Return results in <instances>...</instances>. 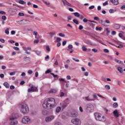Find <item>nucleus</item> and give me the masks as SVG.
Here are the masks:
<instances>
[{
  "label": "nucleus",
  "instance_id": "nucleus-1",
  "mask_svg": "<svg viewBox=\"0 0 125 125\" xmlns=\"http://www.w3.org/2000/svg\"><path fill=\"white\" fill-rule=\"evenodd\" d=\"M56 105H57V104L55 102V99H54V98H48L44 101L42 106L44 109H47V108L48 107H50V109H52L53 108H54Z\"/></svg>",
  "mask_w": 125,
  "mask_h": 125
},
{
  "label": "nucleus",
  "instance_id": "nucleus-2",
  "mask_svg": "<svg viewBox=\"0 0 125 125\" xmlns=\"http://www.w3.org/2000/svg\"><path fill=\"white\" fill-rule=\"evenodd\" d=\"M21 111L22 114H27L29 113V107L26 104H23L21 105Z\"/></svg>",
  "mask_w": 125,
  "mask_h": 125
},
{
  "label": "nucleus",
  "instance_id": "nucleus-3",
  "mask_svg": "<svg viewBox=\"0 0 125 125\" xmlns=\"http://www.w3.org/2000/svg\"><path fill=\"white\" fill-rule=\"evenodd\" d=\"M94 116L96 121H100V122H104L105 121V117L104 116L101 117V114L99 113H95Z\"/></svg>",
  "mask_w": 125,
  "mask_h": 125
},
{
  "label": "nucleus",
  "instance_id": "nucleus-4",
  "mask_svg": "<svg viewBox=\"0 0 125 125\" xmlns=\"http://www.w3.org/2000/svg\"><path fill=\"white\" fill-rule=\"evenodd\" d=\"M21 122L24 125H29V124H31V118L28 116H24L22 119Z\"/></svg>",
  "mask_w": 125,
  "mask_h": 125
},
{
  "label": "nucleus",
  "instance_id": "nucleus-5",
  "mask_svg": "<svg viewBox=\"0 0 125 125\" xmlns=\"http://www.w3.org/2000/svg\"><path fill=\"white\" fill-rule=\"evenodd\" d=\"M71 123L73 125H82V121L79 118H73L71 120Z\"/></svg>",
  "mask_w": 125,
  "mask_h": 125
},
{
  "label": "nucleus",
  "instance_id": "nucleus-6",
  "mask_svg": "<svg viewBox=\"0 0 125 125\" xmlns=\"http://www.w3.org/2000/svg\"><path fill=\"white\" fill-rule=\"evenodd\" d=\"M55 119V116L54 115H50L45 118V122L46 123H49V122H51L53 120Z\"/></svg>",
  "mask_w": 125,
  "mask_h": 125
},
{
  "label": "nucleus",
  "instance_id": "nucleus-7",
  "mask_svg": "<svg viewBox=\"0 0 125 125\" xmlns=\"http://www.w3.org/2000/svg\"><path fill=\"white\" fill-rule=\"evenodd\" d=\"M17 118H18V114L16 113H13L11 116H10L9 119L10 121H14V120H16Z\"/></svg>",
  "mask_w": 125,
  "mask_h": 125
},
{
  "label": "nucleus",
  "instance_id": "nucleus-8",
  "mask_svg": "<svg viewBox=\"0 0 125 125\" xmlns=\"http://www.w3.org/2000/svg\"><path fill=\"white\" fill-rule=\"evenodd\" d=\"M36 91H38V88L34 86H31L30 88L28 89V92H35Z\"/></svg>",
  "mask_w": 125,
  "mask_h": 125
},
{
  "label": "nucleus",
  "instance_id": "nucleus-9",
  "mask_svg": "<svg viewBox=\"0 0 125 125\" xmlns=\"http://www.w3.org/2000/svg\"><path fill=\"white\" fill-rule=\"evenodd\" d=\"M78 116H79V114L76 111H72L70 113V116L72 117V118H77Z\"/></svg>",
  "mask_w": 125,
  "mask_h": 125
},
{
  "label": "nucleus",
  "instance_id": "nucleus-10",
  "mask_svg": "<svg viewBox=\"0 0 125 125\" xmlns=\"http://www.w3.org/2000/svg\"><path fill=\"white\" fill-rule=\"evenodd\" d=\"M62 0V3H63L64 5L65 6H71L72 7V4H71L70 3H69V2H68L67 1H66V0Z\"/></svg>",
  "mask_w": 125,
  "mask_h": 125
},
{
  "label": "nucleus",
  "instance_id": "nucleus-11",
  "mask_svg": "<svg viewBox=\"0 0 125 125\" xmlns=\"http://www.w3.org/2000/svg\"><path fill=\"white\" fill-rule=\"evenodd\" d=\"M113 115H114V117L118 118L120 115H119V113H118V110H115L113 111Z\"/></svg>",
  "mask_w": 125,
  "mask_h": 125
},
{
  "label": "nucleus",
  "instance_id": "nucleus-12",
  "mask_svg": "<svg viewBox=\"0 0 125 125\" xmlns=\"http://www.w3.org/2000/svg\"><path fill=\"white\" fill-rule=\"evenodd\" d=\"M98 21L99 23H100V24H102V25H103V26L107 27V24H106V23H105V22H104L102 20H99Z\"/></svg>",
  "mask_w": 125,
  "mask_h": 125
},
{
  "label": "nucleus",
  "instance_id": "nucleus-13",
  "mask_svg": "<svg viewBox=\"0 0 125 125\" xmlns=\"http://www.w3.org/2000/svg\"><path fill=\"white\" fill-rule=\"evenodd\" d=\"M86 109H92V108H93V105H92V104H86Z\"/></svg>",
  "mask_w": 125,
  "mask_h": 125
},
{
  "label": "nucleus",
  "instance_id": "nucleus-14",
  "mask_svg": "<svg viewBox=\"0 0 125 125\" xmlns=\"http://www.w3.org/2000/svg\"><path fill=\"white\" fill-rule=\"evenodd\" d=\"M23 60H24V61H25V62L30 61L31 58L28 57H24L23 58Z\"/></svg>",
  "mask_w": 125,
  "mask_h": 125
},
{
  "label": "nucleus",
  "instance_id": "nucleus-15",
  "mask_svg": "<svg viewBox=\"0 0 125 125\" xmlns=\"http://www.w3.org/2000/svg\"><path fill=\"white\" fill-rule=\"evenodd\" d=\"M57 92V90L55 89H52L49 91V93H56Z\"/></svg>",
  "mask_w": 125,
  "mask_h": 125
},
{
  "label": "nucleus",
  "instance_id": "nucleus-16",
  "mask_svg": "<svg viewBox=\"0 0 125 125\" xmlns=\"http://www.w3.org/2000/svg\"><path fill=\"white\" fill-rule=\"evenodd\" d=\"M30 23V21L27 20H22V24H29Z\"/></svg>",
  "mask_w": 125,
  "mask_h": 125
},
{
  "label": "nucleus",
  "instance_id": "nucleus-17",
  "mask_svg": "<svg viewBox=\"0 0 125 125\" xmlns=\"http://www.w3.org/2000/svg\"><path fill=\"white\" fill-rule=\"evenodd\" d=\"M18 124V121H13V122H11L9 123L10 125H16Z\"/></svg>",
  "mask_w": 125,
  "mask_h": 125
},
{
  "label": "nucleus",
  "instance_id": "nucleus-18",
  "mask_svg": "<svg viewBox=\"0 0 125 125\" xmlns=\"http://www.w3.org/2000/svg\"><path fill=\"white\" fill-rule=\"evenodd\" d=\"M114 28H115V29H120V28H121V25L118 24H115L114 25Z\"/></svg>",
  "mask_w": 125,
  "mask_h": 125
},
{
  "label": "nucleus",
  "instance_id": "nucleus-19",
  "mask_svg": "<svg viewBox=\"0 0 125 125\" xmlns=\"http://www.w3.org/2000/svg\"><path fill=\"white\" fill-rule=\"evenodd\" d=\"M3 85L5 86L6 88H9V84L7 82H5L3 83Z\"/></svg>",
  "mask_w": 125,
  "mask_h": 125
},
{
  "label": "nucleus",
  "instance_id": "nucleus-20",
  "mask_svg": "<svg viewBox=\"0 0 125 125\" xmlns=\"http://www.w3.org/2000/svg\"><path fill=\"white\" fill-rule=\"evenodd\" d=\"M42 115H44V116H46V115H47V114H48L47 110H43L42 111Z\"/></svg>",
  "mask_w": 125,
  "mask_h": 125
},
{
  "label": "nucleus",
  "instance_id": "nucleus-21",
  "mask_svg": "<svg viewBox=\"0 0 125 125\" xmlns=\"http://www.w3.org/2000/svg\"><path fill=\"white\" fill-rule=\"evenodd\" d=\"M117 70L118 71H119V72H120V73H123V68L121 66H119L117 68Z\"/></svg>",
  "mask_w": 125,
  "mask_h": 125
},
{
  "label": "nucleus",
  "instance_id": "nucleus-22",
  "mask_svg": "<svg viewBox=\"0 0 125 125\" xmlns=\"http://www.w3.org/2000/svg\"><path fill=\"white\" fill-rule=\"evenodd\" d=\"M60 111H61V107L60 106L57 107L56 109V113H59Z\"/></svg>",
  "mask_w": 125,
  "mask_h": 125
},
{
  "label": "nucleus",
  "instance_id": "nucleus-23",
  "mask_svg": "<svg viewBox=\"0 0 125 125\" xmlns=\"http://www.w3.org/2000/svg\"><path fill=\"white\" fill-rule=\"evenodd\" d=\"M55 34H56V33L54 31L49 33V35H50L51 38H52V37H53V36H54V35H55Z\"/></svg>",
  "mask_w": 125,
  "mask_h": 125
},
{
  "label": "nucleus",
  "instance_id": "nucleus-24",
  "mask_svg": "<svg viewBox=\"0 0 125 125\" xmlns=\"http://www.w3.org/2000/svg\"><path fill=\"white\" fill-rule=\"evenodd\" d=\"M73 14L75 16V17H80V16H81V15H80V13L78 12L74 13Z\"/></svg>",
  "mask_w": 125,
  "mask_h": 125
},
{
  "label": "nucleus",
  "instance_id": "nucleus-25",
  "mask_svg": "<svg viewBox=\"0 0 125 125\" xmlns=\"http://www.w3.org/2000/svg\"><path fill=\"white\" fill-rule=\"evenodd\" d=\"M104 87L105 88V89H107V90H110L111 87H110L109 85H105L104 86Z\"/></svg>",
  "mask_w": 125,
  "mask_h": 125
},
{
  "label": "nucleus",
  "instance_id": "nucleus-26",
  "mask_svg": "<svg viewBox=\"0 0 125 125\" xmlns=\"http://www.w3.org/2000/svg\"><path fill=\"white\" fill-rule=\"evenodd\" d=\"M113 4L114 5H118V4H119V0H114Z\"/></svg>",
  "mask_w": 125,
  "mask_h": 125
},
{
  "label": "nucleus",
  "instance_id": "nucleus-27",
  "mask_svg": "<svg viewBox=\"0 0 125 125\" xmlns=\"http://www.w3.org/2000/svg\"><path fill=\"white\" fill-rule=\"evenodd\" d=\"M114 61L118 63V64H121L122 63V61H120L119 60H117V59H114Z\"/></svg>",
  "mask_w": 125,
  "mask_h": 125
},
{
  "label": "nucleus",
  "instance_id": "nucleus-28",
  "mask_svg": "<svg viewBox=\"0 0 125 125\" xmlns=\"http://www.w3.org/2000/svg\"><path fill=\"white\" fill-rule=\"evenodd\" d=\"M85 99L86 101H93L94 100L90 99L88 97H85Z\"/></svg>",
  "mask_w": 125,
  "mask_h": 125
},
{
  "label": "nucleus",
  "instance_id": "nucleus-29",
  "mask_svg": "<svg viewBox=\"0 0 125 125\" xmlns=\"http://www.w3.org/2000/svg\"><path fill=\"white\" fill-rule=\"evenodd\" d=\"M82 50L83 51H86V50H87V48L85 47V46L83 45L82 46Z\"/></svg>",
  "mask_w": 125,
  "mask_h": 125
},
{
  "label": "nucleus",
  "instance_id": "nucleus-30",
  "mask_svg": "<svg viewBox=\"0 0 125 125\" xmlns=\"http://www.w3.org/2000/svg\"><path fill=\"white\" fill-rule=\"evenodd\" d=\"M118 106H119V105L117 103H114L113 104V108H117Z\"/></svg>",
  "mask_w": 125,
  "mask_h": 125
},
{
  "label": "nucleus",
  "instance_id": "nucleus-31",
  "mask_svg": "<svg viewBox=\"0 0 125 125\" xmlns=\"http://www.w3.org/2000/svg\"><path fill=\"white\" fill-rule=\"evenodd\" d=\"M18 24H19V25H22L23 24V20H21V21H17Z\"/></svg>",
  "mask_w": 125,
  "mask_h": 125
},
{
  "label": "nucleus",
  "instance_id": "nucleus-32",
  "mask_svg": "<svg viewBox=\"0 0 125 125\" xmlns=\"http://www.w3.org/2000/svg\"><path fill=\"white\" fill-rule=\"evenodd\" d=\"M68 104H69V103L62 104V108H66V106H67V105H68Z\"/></svg>",
  "mask_w": 125,
  "mask_h": 125
},
{
  "label": "nucleus",
  "instance_id": "nucleus-33",
  "mask_svg": "<svg viewBox=\"0 0 125 125\" xmlns=\"http://www.w3.org/2000/svg\"><path fill=\"white\" fill-rule=\"evenodd\" d=\"M73 21L74 23H75L77 25H79V21H78V20L77 19H74L73 20Z\"/></svg>",
  "mask_w": 125,
  "mask_h": 125
},
{
  "label": "nucleus",
  "instance_id": "nucleus-34",
  "mask_svg": "<svg viewBox=\"0 0 125 125\" xmlns=\"http://www.w3.org/2000/svg\"><path fill=\"white\" fill-rule=\"evenodd\" d=\"M5 34H6V35H9V28H7L5 30Z\"/></svg>",
  "mask_w": 125,
  "mask_h": 125
},
{
  "label": "nucleus",
  "instance_id": "nucleus-35",
  "mask_svg": "<svg viewBox=\"0 0 125 125\" xmlns=\"http://www.w3.org/2000/svg\"><path fill=\"white\" fill-rule=\"evenodd\" d=\"M116 10H114L113 9H110L109 10V13H114V12H116Z\"/></svg>",
  "mask_w": 125,
  "mask_h": 125
},
{
  "label": "nucleus",
  "instance_id": "nucleus-36",
  "mask_svg": "<svg viewBox=\"0 0 125 125\" xmlns=\"http://www.w3.org/2000/svg\"><path fill=\"white\" fill-rule=\"evenodd\" d=\"M24 51H28V50H31V48L30 47H27L24 49Z\"/></svg>",
  "mask_w": 125,
  "mask_h": 125
},
{
  "label": "nucleus",
  "instance_id": "nucleus-37",
  "mask_svg": "<svg viewBox=\"0 0 125 125\" xmlns=\"http://www.w3.org/2000/svg\"><path fill=\"white\" fill-rule=\"evenodd\" d=\"M46 50H47V51H48V52H49V51H50V48L49 47V46L47 45L46 46Z\"/></svg>",
  "mask_w": 125,
  "mask_h": 125
},
{
  "label": "nucleus",
  "instance_id": "nucleus-38",
  "mask_svg": "<svg viewBox=\"0 0 125 125\" xmlns=\"http://www.w3.org/2000/svg\"><path fill=\"white\" fill-rule=\"evenodd\" d=\"M19 3H20L21 4H24V3H25V2L23 0H20L19 1Z\"/></svg>",
  "mask_w": 125,
  "mask_h": 125
},
{
  "label": "nucleus",
  "instance_id": "nucleus-39",
  "mask_svg": "<svg viewBox=\"0 0 125 125\" xmlns=\"http://www.w3.org/2000/svg\"><path fill=\"white\" fill-rule=\"evenodd\" d=\"M59 36L60 37H62V38H64V37H65V34H64L63 33H61L59 34Z\"/></svg>",
  "mask_w": 125,
  "mask_h": 125
},
{
  "label": "nucleus",
  "instance_id": "nucleus-40",
  "mask_svg": "<svg viewBox=\"0 0 125 125\" xmlns=\"http://www.w3.org/2000/svg\"><path fill=\"white\" fill-rule=\"evenodd\" d=\"M61 40H62L61 38L59 37L57 38V40H56L57 42H60Z\"/></svg>",
  "mask_w": 125,
  "mask_h": 125
},
{
  "label": "nucleus",
  "instance_id": "nucleus-41",
  "mask_svg": "<svg viewBox=\"0 0 125 125\" xmlns=\"http://www.w3.org/2000/svg\"><path fill=\"white\" fill-rule=\"evenodd\" d=\"M43 2L45 3L46 5H49L50 4V3L49 2H47V1H45L44 0H42Z\"/></svg>",
  "mask_w": 125,
  "mask_h": 125
},
{
  "label": "nucleus",
  "instance_id": "nucleus-42",
  "mask_svg": "<svg viewBox=\"0 0 125 125\" xmlns=\"http://www.w3.org/2000/svg\"><path fill=\"white\" fill-rule=\"evenodd\" d=\"M96 31H98V30L101 31V30H102V27H96Z\"/></svg>",
  "mask_w": 125,
  "mask_h": 125
},
{
  "label": "nucleus",
  "instance_id": "nucleus-43",
  "mask_svg": "<svg viewBox=\"0 0 125 125\" xmlns=\"http://www.w3.org/2000/svg\"><path fill=\"white\" fill-rule=\"evenodd\" d=\"M72 48H73V45H72V44H69V45L68 46V49H72Z\"/></svg>",
  "mask_w": 125,
  "mask_h": 125
},
{
  "label": "nucleus",
  "instance_id": "nucleus-44",
  "mask_svg": "<svg viewBox=\"0 0 125 125\" xmlns=\"http://www.w3.org/2000/svg\"><path fill=\"white\" fill-rule=\"evenodd\" d=\"M0 42L2 43H4L5 42V40L3 39H0Z\"/></svg>",
  "mask_w": 125,
  "mask_h": 125
},
{
  "label": "nucleus",
  "instance_id": "nucleus-45",
  "mask_svg": "<svg viewBox=\"0 0 125 125\" xmlns=\"http://www.w3.org/2000/svg\"><path fill=\"white\" fill-rule=\"evenodd\" d=\"M70 20H72V17L71 16H69L67 17V21L69 22Z\"/></svg>",
  "mask_w": 125,
  "mask_h": 125
},
{
  "label": "nucleus",
  "instance_id": "nucleus-46",
  "mask_svg": "<svg viewBox=\"0 0 125 125\" xmlns=\"http://www.w3.org/2000/svg\"><path fill=\"white\" fill-rule=\"evenodd\" d=\"M49 73H51L50 69H48L45 71V74H49Z\"/></svg>",
  "mask_w": 125,
  "mask_h": 125
},
{
  "label": "nucleus",
  "instance_id": "nucleus-47",
  "mask_svg": "<svg viewBox=\"0 0 125 125\" xmlns=\"http://www.w3.org/2000/svg\"><path fill=\"white\" fill-rule=\"evenodd\" d=\"M72 59L73 60H74V61H75L76 62H80V60H78L75 58H73Z\"/></svg>",
  "mask_w": 125,
  "mask_h": 125
},
{
  "label": "nucleus",
  "instance_id": "nucleus-48",
  "mask_svg": "<svg viewBox=\"0 0 125 125\" xmlns=\"http://www.w3.org/2000/svg\"><path fill=\"white\" fill-rule=\"evenodd\" d=\"M94 5H92L90 7H89V9H90V10H91V9H94Z\"/></svg>",
  "mask_w": 125,
  "mask_h": 125
},
{
  "label": "nucleus",
  "instance_id": "nucleus-49",
  "mask_svg": "<svg viewBox=\"0 0 125 125\" xmlns=\"http://www.w3.org/2000/svg\"><path fill=\"white\" fill-rule=\"evenodd\" d=\"M65 95V93H64L63 92H61L60 93V97H63Z\"/></svg>",
  "mask_w": 125,
  "mask_h": 125
},
{
  "label": "nucleus",
  "instance_id": "nucleus-50",
  "mask_svg": "<svg viewBox=\"0 0 125 125\" xmlns=\"http://www.w3.org/2000/svg\"><path fill=\"white\" fill-rule=\"evenodd\" d=\"M92 51H93V52L96 53L98 50L96 48L92 49Z\"/></svg>",
  "mask_w": 125,
  "mask_h": 125
},
{
  "label": "nucleus",
  "instance_id": "nucleus-51",
  "mask_svg": "<svg viewBox=\"0 0 125 125\" xmlns=\"http://www.w3.org/2000/svg\"><path fill=\"white\" fill-rule=\"evenodd\" d=\"M103 5L104 6H105V5H108V1H106L105 2L103 3Z\"/></svg>",
  "mask_w": 125,
  "mask_h": 125
},
{
  "label": "nucleus",
  "instance_id": "nucleus-52",
  "mask_svg": "<svg viewBox=\"0 0 125 125\" xmlns=\"http://www.w3.org/2000/svg\"><path fill=\"white\" fill-rule=\"evenodd\" d=\"M18 15L19 16H24L25 14L23 13H19Z\"/></svg>",
  "mask_w": 125,
  "mask_h": 125
},
{
  "label": "nucleus",
  "instance_id": "nucleus-53",
  "mask_svg": "<svg viewBox=\"0 0 125 125\" xmlns=\"http://www.w3.org/2000/svg\"><path fill=\"white\" fill-rule=\"evenodd\" d=\"M28 74H29V75H32V74H33V71L31 70H28Z\"/></svg>",
  "mask_w": 125,
  "mask_h": 125
},
{
  "label": "nucleus",
  "instance_id": "nucleus-54",
  "mask_svg": "<svg viewBox=\"0 0 125 125\" xmlns=\"http://www.w3.org/2000/svg\"><path fill=\"white\" fill-rule=\"evenodd\" d=\"M0 14H2V15H5V12L3 11H0Z\"/></svg>",
  "mask_w": 125,
  "mask_h": 125
},
{
  "label": "nucleus",
  "instance_id": "nucleus-55",
  "mask_svg": "<svg viewBox=\"0 0 125 125\" xmlns=\"http://www.w3.org/2000/svg\"><path fill=\"white\" fill-rule=\"evenodd\" d=\"M87 21H88V20L87 19H86V18H84L83 19V22H84V23H86V22H87Z\"/></svg>",
  "mask_w": 125,
  "mask_h": 125
},
{
  "label": "nucleus",
  "instance_id": "nucleus-56",
  "mask_svg": "<svg viewBox=\"0 0 125 125\" xmlns=\"http://www.w3.org/2000/svg\"><path fill=\"white\" fill-rule=\"evenodd\" d=\"M94 19V20H96V21H98L99 20V18H98V17H95Z\"/></svg>",
  "mask_w": 125,
  "mask_h": 125
},
{
  "label": "nucleus",
  "instance_id": "nucleus-57",
  "mask_svg": "<svg viewBox=\"0 0 125 125\" xmlns=\"http://www.w3.org/2000/svg\"><path fill=\"white\" fill-rule=\"evenodd\" d=\"M104 52H105V53H108L109 50L107 49H104Z\"/></svg>",
  "mask_w": 125,
  "mask_h": 125
},
{
  "label": "nucleus",
  "instance_id": "nucleus-58",
  "mask_svg": "<svg viewBox=\"0 0 125 125\" xmlns=\"http://www.w3.org/2000/svg\"><path fill=\"white\" fill-rule=\"evenodd\" d=\"M10 89H11L12 90L14 89V88H15V87H14V85H11L10 86Z\"/></svg>",
  "mask_w": 125,
  "mask_h": 125
},
{
  "label": "nucleus",
  "instance_id": "nucleus-59",
  "mask_svg": "<svg viewBox=\"0 0 125 125\" xmlns=\"http://www.w3.org/2000/svg\"><path fill=\"white\" fill-rule=\"evenodd\" d=\"M2 20H6V16H2Z\"/></svg>",
  "mask_w": 125,
  "mask_h": 125
},
{
  "label": "nucleus",
  "instance_id": "nucleus-60",
  "mask_svg": "<svg viewBox=\"0 0 125 125\" xmlns=\"http://www.w3.org/2000/svg\"><path fill=\"white\" fill-rule=\"evenodd\" d=\"M13 49H14L15 50H17V51L19 50V48H18V47H13Z\"/></svg>",
  "mask_w": 125,
  "mask_h": 125
},
{
  "label": "nucleus",
  "instance_id": "nucleus-61",
  "mask_svg": "<svg viewBox=\"0 0 125 125\" xmlns=\"http://www.w3.org/2000/svg\"><path fill=\"white\" fill-rule=\"evenodd\" d=\"M15 72H11L10 73V76H14V75H15Z\"/></svg>",
  "mask_w": 125,
  "mask_h": 125
},
{
  "label": "nucleus",
  "instance_id": "nucleus-62",
  "mask_svg": "<svg viewBox=\"0 0 125 125\" xmlns=\"http://www.w3.org/2000/svg\"><path fill=\"white\" fill-rule=\"evenodd\" d=\"M79 29L80 30H83V25H80L79 27Z\"/></svg>",
  "mask_w": 125,
  "mask_h": 125
},
{
  "label": "nucleus",
  "instance_id": "nucleus-63",
  "mask_svg": "<svg viewBox=\"0 0 125 125\" xmlns=\"http://www.w3.org/2000/svg\"><path fill=\"white\" fill-rule=\"evenodd\" d=\"M84 75L85 76V77H87V76H88V72H85L84 73Z\"/></svg>",
  "mask_w": 125,
  "mask_h": 125
},
{
  "label": "nucleus",
  "instance_id": "nucleus-64",
  "mask_svg": "<svg viewBox=\"0 0 125 125\" xmlns=\"http://www.w3.org/2000/svg\"><path fill=\"white\" fill-rule=\"evenodd\" d=\"M54 125H61V123L59 122H56L54 124Z\"/></svg>",
  "mask_w": 125,
  "mask_h": 125
}]
</instances>
